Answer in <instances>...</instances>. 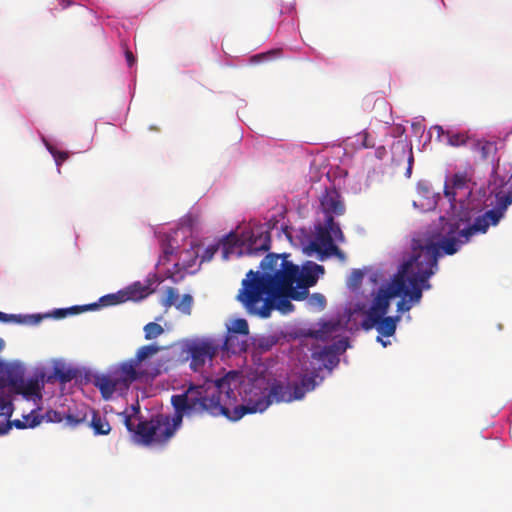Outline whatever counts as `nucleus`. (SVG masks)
I'll return each instance as SVG.
<instances>
[{"mask_svg":"<svg viewBox=\"0 0 512 512\" xmlns=\"http://www.w3.org/2000/svg\"><path fill=\"white\" fill-rule=\"evenodd\" d=\"M420 252L412 242V255L405 261L394 275L386 289H380L369 308L365 321L375 323L385 316L390 300L401 296L397 303V311L404 313L420 303L423 290L431 289L429 279L438 270L439 253L433 246Z\"/></svg>","mask_w":512,"mask_h":512,"instance_id":"1","label":"nucleus"},{"mask_svg":"<svg viewBox=\"0 0 512 512\" xmlns=\"http://www.w3.org/2000/svg\"><path fill=\"white\" fill-rule=\"evenodd\" d=\"M171 404L175 410L172 419L167 415L158 414L138 423L135 435L139 437L140 444H165L179 429L184 416H221L226 409L216 399L211 381H208L206 386H190L185 392L173 395Z\"/></svg>","mask_w":512,"mask_h":512,"instance_id":"2","label":"nucleus"},{"mask_svg":"<svg viewBox=\"0 0 512 512\" xmlns=\"http://www.w3.org/2000/svg\"><path fill=\"white\" fill-rule=\"evenodd\" d=\"M243 380V375L239 371H229L223 377L211 380L213 391L216 399L219 400L221 406H224L225 416L229 420L237 421L246 414L265 411L273 402H292L300 400L304 397V390L297 383L283 384L275 382L270 389L262 390L255 388L253 395L250 396L245 404L236 405L238 395H240L239 387Z\"/></svg>","mask_w":512,"mask_h":512,"instance_id":"3","label":"nucleus"},{"mask_svg":"<svg viewBox=\"0 0 512 512\" xmlns=\"http://www.w3.org/2000/svg\"><path fill=\"white\" fill-rule=\"evenodd\" d=\"M289 254L269 253L261 261L264 271L273 272V276L262 277L259 283L262 289H268L272 295L290 296L292 300L301 301L308 297L309 287L314 286L325 269L312 261H307L300 269L288 260Z\"/></svg>","mask_w":512,"mask_h":512,"instance_id":"4","label":"nucleus"},{"mask_svg":"<svg viewBox=\"0 0 512 512\" xmlns=\"http://www.w3.org/2000/svg\"><path fill=\"white\" fill-rule=\"evenodd\" d=\"M161 350L162 347L156 344L141 346L133 358L113 366L106 373L95 375L94 386L99 389L103 399L109 400L114 393H126L137 380L157 377L162 373L163 365H152L149 361Z\"/></svg>","mask_w":512,"mask_h":512,"instance_id":"5","label":"nucleus"},{"mask_svg":"<svg viewBox=\"0 0 512 512\" xmlns=\"http://www.w3.org/2000/svg\"><path fill=\"white\" fill-rule=\"evenodd\" d=\"M500 222V215L492 210L484 212L475 218L469 226L459 229L457 224L452 225L448 235L440 238V234L432 235L429 238H414L412 242L420 252L428 250L426 247L433 246L439 253V258L443 255H453L460 248L468 243L474 235L485 234L490 226H496Z\"/></svg>","mask_w":512,"mask_h":512,"instance_id":"6","label":"nucleus"},{"mask_svg":"<svg viewBox=\"0 0 512 512\" xmlns=\"http://www.w3.org/2000/svg\"><path fill=\"white\" fill-rule=\"evenodd\" d=\"M273 276V272L250 270L242 281V288L239 290L237 299L247 308L248 311L258 314L263 318L270 316L271 311L276 307L284 313L290 312L293 305L289 301L290 296L272 295L268 289H262L259 285L262 277Z\"/></svg>","mask_w":512,"mask_h":512,"instance_id":"7","label":"nucleus"},{"mask_svg":"<svg viewBox=\"0 0 512 512\" xmlns=\"http://www.w3.org/2000/svg\"><path fill=\"white\" fill-rule=\"evenodd\" d=\"M186 351L191 358V369L197 372L204 367L207 361L215 357L218 345L210 339H196L186 345Z\"/></svg>","mask_w":512,"mask_h":512,"instance_id":"8","label":"nucleus"},{"mask_svg":"<svg viewBox=\"0 0 512 512\" xmlns=\"http://www.w3.org/2000/svg\"><path fill=\"white\" fill-rule=\"evenodd\" d=\"M152 293L150 285L135 282L116 294L104 296L101 301L107 305H114L125 301H139Z\"/></svg>","mask_w":512,"mask_h":512,"instance_id":"9","label":"nucleus"},{"mask_svg":"<svg viewBox=\"0 0 512 512\" xmlns=\"http://www.w3.org/2000/svg\"><path fill=\"white\" fill-rule=\"evenodd\" d=\"M335 245L331 232L324 222L323 225L316 227L314 239L305 247V252L308 255L316 253L319 260L323 261L327 258V253L330 251L331 247H334Z\"/></svg>","mask_w":512,"mask_h":512,"instance_id":"10","label":"nucleus"},{"mask_svg":"<svg viewBox=\"0 0 512 512\" xmlns=\"http://www.w3.org/2000/svg\"><path fill=\"white\" fill-rule=\"evenodd\" d=\"M244 245L248 255L258 256L270 249L271 235L267 230L253 229L245 239Z\"/></svg>","mask_w":512,"mask_h":512,"instance_id":"11","label":"nucleus"},{"mask_svg":"<svg viewBox=\"0 0 512 512\" xmlns=\"http://www.w3.org/2000/svg\"><path fill=\"white\" fill-rule=\"evenodd\" d=\"M320 207L327 217L341 216L345 213V204L341 194L335 188H327L320 197Z\"/></svg>","mask_w":512,"mask_h":512,"instance_id":"12","label":"nucleus"},{"mask_svg":"<svg viewBox=\"0 0 512 512\" xmlns=\"http://www.w3.org/2000/svg\"><path fill=\"white\" fill-rule=\"evenodd\" d=\"M470 182L471 179L467 173L457 172L451 177L450 182L445 184L444 195L451 202L456 200L457 192L460 190H467V194L469 195L471 193Z\"/></svg>","mask_w":512,"mask_h":512,"instance_id":"13","label":"nucleus"},{"mask_svg":"<svg viewBox=\"0 0 512 512\" xmlns=\"http://www.w3.org/2000/svg\"><path fill=\"white\" fill-rule=\"evenodd\" d=\"M43 419L44 416L38 414L35 410L25 415L24 420L15 419L10 421L9 419H4V422L0 424V435L8 433L12 426L17 429L35 428L41 424Z\"/></svg>","mask_w":512,"mask_h":512,"instance_id":"14","label":"nucleus"},{"mask_svg":"<svg viewBox=\"0 0 512 512\" xmlns=\"http://www.w3.org/2000/svg\"><path fill=\"white\" fill-rule=\"evenodd\" d=\"M17 381L18 382L14 384L12 388V390L15 393L21 394L26 398H31L34 396L41 398L40 385L38 380L30 379L27 382H25L23 379V370H21L20 374L18 375Z\"/></svg>","mask_w":512,"mask_h":512,"instance_id":"15","label":"nucleus"},{"mask_svg":"<svg viewBox=\"0 0 512 512\" xmlns=\"http://www.w3.org/2000/svg\"><path fill=\"white\" fill-rule=\"evenodd\" d=\"M399 319H400L399 316H396V317L382 316L381 319L375 323H372L369 321H364L363 327L366 330H369L372 327L376 326L377 331L379 332L380 335L385 336V337H390V336L394 335V333L396 331L397 322L399 321Z\"/></svg>","mask_w":512,"mask_h":512,"instance_id":"16","label":"nucleus"},{"mask_svg":"<svg viewBox=\"0 0 512 512\" xmlns=\"http://www.w3.org/2000/svg\"><path fill=\"white\" fill-rule=\"evenodd\" d=\"M22 368L15 364L0 361V388L11 387L16 384Z\"/></svg>","mask_w":512,"mask_h":512,"instance_id":"17","label":"nucleus"},{"mask_svg":"<svg viewBox=\"0 0 512 512\" xmlns=\"http://www.w3.org/2000/svg\"><path fill=\"white\" fill-rule=\"evenodd\" d=\"M248 348V336L227 333L223 343V349L232 354L245 352Z\"/></svg>","mask_w":512,"mask_h":512,"instance_id":"18","label":"nucleus"},{"mask_svg":"<svg viewBox=\"0 0 512 512\" xmlns=\"http://www.w3.org/2000/svg\"><path fill=\"white\" fill-rule=\"evenodd\" d=\"M89 426L92 428L95 435H108L111 431V426L107 418L95 410L92 411Z\"/></svg>","mask_w":512,"mask_h":512,"instance_id":"19","label":"nucleus"},{"mask_svg":"<svg viewBox=\"0 0 512 512\" xmlns=\"http://www.w3.org/2000/svg\"><path fill=\"white\" fill-rule=\"evenodd\" d=\"M238 237L234 233L227 235L222 241V257L224 260H228L234 253L240 255L242 253L238 246Z\"/></svg>","mask_w":512,"mask_h":512,"instance_id":"20","label":"nucleus"},{"mask_svg":"<svg viewBox=\"0 0 512 512\" xmlns=\"http://www.w3.org/2000/svg\"><path fill=\"white\" fill-rule=\"evenodd\" d=\"M511 204H512V188L506 194H503L501 192L496 194V206H495V208H493L491 210L496 212L498 215H500V220H501L504 217L505 211L507 210L508 206H510Z\"/></svg>","mask_w":512,"mask_h":512,"instance_id":"21","label":"nucleus"},{"mask_svg":"<svg viewBox=\"0 0 512 512\" xmlns=\"http://www.w3.org/2000/svg\"><path fill=\"white\" fill-rule=\"evenodd\" d=\"M393 149L395 152L396 151L401 152L403 154V156L407 155L408 167L406 170V176L410 177L411 173H412L413 162H414L412 146H409L406 143L399 141L396 144H394Z\"/></svg>","mask_w":512,"mask_h":512,"instance_id":"22","label":"nucleus"},{"mask_svg":"<svg viewBox=\"0 0 512 512\" xmlns=\"http://www.w3.org/2000/svg\"><path fill=\"white\" fill-rule=\"evenodd\" d=\"M474 150L485 160L496 151V145L490 141L478 140L474 144Z\"/></svg>","mask_w":512,"mask_h":512,"instance_id":"23","label":"nucleus"},{"mask_svg":"<svg viewBox=\"0 0 512 512\" xmlns=\"http://www.w3.org/2000/svg\"><path fill=\"white\" fill-rule=\"evenodd\" d=\"M325 223H326L329 231L331 232V235L333 237V242L337 241L339 243H344L345 242V236H344V234H343L339 224L334 221V218L333 217H327L325 219Z\"/></svg>","mask_w":512,"mask_h":512,"instance_id":"24","label":"nucleus"},{"mask_svg":"<svg viewBox=\"0 0 512 512\" xmlns=\"http://www.w3.org/2000/svg\"><path fill=\"white\" fill-rule=\"evenodd\" d=\"M13 410L14 407L10 396L0 393V417L10 419L13 414Z\"/></svg>","mask_w":512,"mask_h":512,"instance_id":"25","label":"nucleus"},{"mask_svg":"<svg viewBox=\"0 0 512 512\" xmlns=\"http://www.w3.org/2000/svg\"><path fill=\"white\" fill-rule=\"evenodd\" d=\"M227 333L240 334L244 336L249 335V326L245 319L239 318L232 322L231 326H228Z\"/></svg>","mask_w":512,"mask_h":512,"instance_id":"26","label":"nucleus"},{"mask_svg":"<svg viewBox=\"0 0 512 512\" xmlns=\"http://www.w3.org/2000/svg\"><path fill=\"white\" fill-rule=\"evenodd\" d=\"M313 357L324 362V367L331 369L332 366L336 365L338 360L334 354L324 349L318 353H313Z\"/></svg>","mask_w":512,"mask_h":512,"instance_id":"27","label":"nucleus"},{"mask_svg":"<svg viewBox=\"0 0 512 512\" xmlns=\"http://www.w3.org/2000/svg\"><path fill=\"white\" fill-rule=\"evenodd\" d=\"M164 329L163 327L155 322H150L144 326V333H145V339L146 340H152L159 337L161 334H163Z\"/></svg>","mask_w":512,"mask_h":512,"instance_id":"28","label":"nucleus"},{"mask_svg":"<svg viewBox=\"0 0 512 512\" xmlns=\"http://www.w3.org/2000/svg\"><path fill=\"white\" fill-rule=\"evenodd\" d=\"M317 377H318V375L316 373L304 374L301 377L300 382L297 384H298V386H301L302 389L304 390V395L306 394V392L312 391L316 387V385H317L316 378Z\"/></svg>","mask_w":512,"mask_h":512,"instance_id":"29","label":"nucleus"},{"mask_svg":"<svg viewBox=\"0 0 512 512\" xmlns=\"http://www.w3.org/2000/svg\"><path fill=\"white\" fill-rule=\"evenodd\" d=\"M446 134L448 144L454 147L465 145L468 140V136L466 135V133H452L448 131Z\"/></svg>","mask_w":512,"mask_h":512,"instance_id":"30","label":"nucleus"},{"mask_svg":"<svg viewBox=\"0 0 512 512\" xmlns=\"http://www.w3.org/2000/svg\"><path fill=\"white\" fill-rule=\"evenodd\" d=\"M54 375L61 383H67L76 377V372L72 369L55 368Z\"/></svg>","mask_w":512,"mask_h":512,"instance_id":"31","label":"nucleus"},{"mask_svg":"<svg viewBox=\"0 0 512 512\" xmlns=\"http://www.w3.org/2000/svg\"><path fill=\"white\" fill-rule=\"evenodd\" d=\"M97 305L96 304H93V305H87V306H73L69 309H58L55 311V316L57 318H62V317H65L66 315L68 314H76V313H79V312H83V311H86V310H89L93 307H96Z\"/></svg>","mask_w":512,"mask_h":512,"instance_id":"32","label":"nucleus"},{"mask_svg":"<svg viewBox=\"0 0 512 512\" xmlns=\"http://www.w3.org/2000/svg\"><path fill=\"white\" fill-rule=\"evenodd\" d=\"M192 303H193L192 296L189 294H185V295H183L181 300L179 302H177L175 307L185 314H190Z\"/></svg>","mask_w":512,"mask_h":512,"instance_id":"33","label":"nucleus"},{"mask_svg":"<svg viewBox=\"0 0 512 512\" xmlns=\"http://www.w3.org/2000/svg\"><path fill=\"white\" fill-rule=\"evenodd\" d=\"M364 278V273L359 269H354L348 279V286L351 288H357L362 283V280Z\"/></svg>","mask_w":512,"mask_h":512,"instance_id":"34","label":"nucleus"},{"mask_svg":"<svg viewBox=\"0 0 512 512\" xmlns=\"http://www.w3.org/2000/svg\"><path fill=\"white\" fill-rule=\"evenodd\" d=\"M165 300H164V305L165 306H176L178 300H179V294L177 292V290L173 287H169L167 288L166 292H165Z\"/></svg>","mask_w":512,"mask_h":512,"instance_id":"35","label":"nucleus"},{"mask_svg":"<svg viewBox=\"0 0 512 512\" xmlns=\"http://www.w3.org/2000/svg\"><path fill=\"white\" fill-rule=\"evenodd\" d=\"M0 322L8 323V322H15V323H26L25 317H22L21 315H14V314H6L0 311Z\"/></svg>","mask_w":512,"mask_h":512,"instance_id":"36","label":"nucleus"},{"mask_svg":"<svg viewBox=\"0 0 512 512\" xmlns=\"http://www.w3.org/2000/svg\"><path fill=\"white\" fill-rule=\"evenodd\" d=\"M309 304L322 310L325 308L326 299L322 294L314 293L309 298Z\"/></svg>","mask_w":512,"mask_h":512,"instance_id":"37","label":"nucleus"},{"mask_svg":"<svg viewBox=\"0 0 512 512\" xmlns=\"http://www.w3.org/2000/svg\"><path fill=\"white\" fill-rule=\"evenodd\" d=\"M121 415L123 416L124 425H125L126 429L133 434L132 436H133L134 440L137 443H139V437H137L135 435V431L137 430V427L136 428L134 427V424L132 422V416L129 414H126V413H121Z\"/></svg>","mask_w":512,"mask_h":512,"instance_id":"38","label":"nucleus"},{"mask_svg":"<svg viewBox=\"0 0 512 512\" xmlns=\"http://www.w3.org/2000/svg\"><path fill=\"white\" fill-rule=\"evenodd\" d=\"M48 150L53 155L57 165H61L68 158V153L65 151H58L52 146H48Z\"/></svg>","mask_w":512,"mask_h":512,"instance_id":"39","label":"nucleus"},{"mask_svg":"<svg viewBox=\"0 0 512 512\" xmlns=\"http://www.w3.org/2000/svg\"><path fill=\"white\" fill-rule=\"evenodd\" d=\"M358 139L360 141V146L362 148H371L374 146V143L370 141V135L368 132L363 131L358 134Z\"/></svg>","mask_w":512,"mask_h":512,"instance_id":"40","label":"nucleus"},{"mask_svg":"<svg viewBox=\"0 0 512 512\" xmlns=\"http://www.w3.org/2000/svg\"><path fill=\"white\" fill-rule=\"evenodd\" d=\"M46 419H47V422L59 423L64 419V417L58 411L48 410L46 413Z\"/></svg>","mask_w":512,"mask_h":512,"instance_id":"41","label":"nucleus"},{"mask_svg":"<svg viewBox=\"0 0 512 512\" xmlns=\"http://www.w3.org/2000/svg\"><path fill=\"white\" fill-rule=\"evenodd\" d=\"M331 256L337 257L341 262L346 261L345 253L337 245L331 247L330 251L327 253V258Z\"/></svg>","mask_w":512,"mask_h":512,"instance_id":"42","label":"nucleus"},{"mask_svg":"<svg viewBox=\"0 0 512 512\" xmlns=\"http://www.w3.org/2000/svg\"><path fill=\"white\" fill-rule=\"evenodd\" d=\"M218 248V245L208 246L202 255V261H210L217 252Z\"/></svg>","mask_w":512,"mask_h":512,"instance_id":"43","label":"nucleus"},{"mask_svg":"<svg viewBox=\"0 0 512 512\" xmlns=\"http://www.w3.org/2000/svg\"><path fill=\"white\" fill-rule=\"evenodd\" d=\"M66 420H67V423L71 426V427H76L78 426L79 424L85 422L86 420V417L83 416V417H76L72 414H67L66 415Z\"/></svg>","mask_w":512,"mask_h":512,"instance_id":"44","label":"nucleus"},{"mask_svg":"<svg viewBox=\"0 0 512 512\" xmlns=\"http://www.w3.org/2000/svg\"><path fill=\"white\" fill-rule=\"evenodd\" d=\"M124 54H125V58H126L128 66L129 67L133 66L135 64V62H136V58L134 57L132 51L129 50L126 45H125V48H124Z\"/></svg>","mask_w":512,"mask_h":512,"instance_id":"45","label":"nucleus"},{"mask_svg":"<svg viewBox=\"0 0 512 512\" xmlns=\"http://www.w3.org/2000/svg\"><path fill=\"white\" fill-rule=\"evenodd\" d=\"M273 344H275V341L270 339H262L259 342V346L264 349H269Z\"/></svg>","mask_w":512,"mask_h":512,"instance_id":"46","label":"nucleus"},{"mask_svg":"<svg viewBox=\"0 0 512 512\" xmlns=\"http://www.w3.org/2000/svg\"><path fill=\"white\" fill-rule=\"evenodd\" d=\"M164 257L168 259L169 255L173 254V247L170 245H167L163 249Z\"/></svg>","mask_w":512,"mask_h":512,"instance_id":"47","label":"nucleus"},{"mask_svg":"<svg viewBox=\"0 0 512 512\" xmlns=\"http://www.w3.org/2000/svg\"><path fill=\"white\" fill-rule=\"evenodd\" d=\"M277 51L273 50V51H270L268 53H263V54H258L256 56H254L252 58V60H259V59H262V58H266L268 55H272V54H275Z\"/></svg>","mask_w":512,"mask_h":512,"instance_id":"48","label":"nucleus"},{"mask_svg":"<svg viewBox=\"0 0 512 512\" xmlns=\"http://www.w3.org/2000/svg\"><path fill=\"white\" fill-rule=\"evenodd\" d=\"M72 3H73L72 0H60V4L63 9H66L67 7L72 5Z\"/></svg>","mask_w":512,"mask_h":512,"instance_id":"49","label":"nucleus"},{"mask_svg":"<svg viewBox=\"0 0 512 512\" xmlns=\"http://www.w3.org/2000/svg\"><path fill=\"white\" fill-rule=\"evenodd\" d=\"M29 318H33V321H30V323H38L41 320L40 316H30Z\"/></svg>","mask_w":512,"mask_h":512,"instance_id":"50","label":"nucleus"},{"mask_svg":"<svg viewBox=\"0 0 512 512\" xmlns=\"http://www.w3.org/2000/svg\"><path fill=\"white\" fill-rule=\"evenodd\" d=\"M4 348V341L0 338V351Z\"/></svg>","mask_w":512,"mask_h":512,"instance_id":"51","label":"nucleus"},{"mask_svg":"<svg viewBox=\"0 0 512 512\" xmlns=\"http://www.w3.org/2000/svg\"><path fill=\"white\" fill-rule=\"evenodd\" d=\"M377 340L380 341L383 344V346L387 345L386 341H383L380 337H378Z\"/></svg>","mask_w":512,"mask_h":512,"instance_id":"52","label":"nucleus"},{"mask_svg":"<svg viewBox=\"0 0 512 512\" xmlns=\"http://www.w3.org/2000/svg\"><path fill=\"white\" fill-rule=\"evenodd\" d=\"M132 409L136 414L139 413V407L132 406Z\"/></svg>","mask_w":512,"mask_h":512,"instance_id":"53","label":"nucleus"},{"mask_svg":"<svg viewBox=\"0 0 512 512\" xmlns=\"http://www.w3.org/2000/svg\"><path fill=\"white\" fill-rule=\"evenodd\" d=\"M437 128H438L439 131H441L443 133V129H442L441 126H438Z\"/></svg>","mask_w":512,"mask_h":512,"instance_id":"54","label":"nucleus"}]
</instances>
